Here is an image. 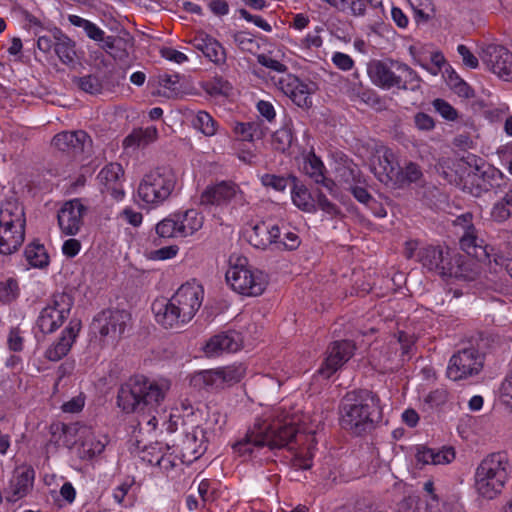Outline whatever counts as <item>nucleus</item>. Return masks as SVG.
<instances>
[{"label": "nucleus", "mask_w": 512, "mask_h": 512, "mask_svg": "<svg viewBox=\"0 0 512 512\" xmlns=\"http://www.w3.org/2000/svg\"><path fill=\"white\" fill-rule=\"evenodd\" d=\"M291 177L292 176L285 177L281 175L265 173L260 177V181L261 184L266 188H271L277 192H284Z\"/></svg>", "instance_id": "603ef678"}, {"label": "nucleus", "mask_w": 512, "mask_h": 512, "mask_svg": "<svg viewBox=\"0 0 512 512\" xmlns=\"http://www.w3.org/2000/svg\"><path fill=\"white\" fill-rule=\"evenodd\" d=\"M120 35L110 34H88L90 38L97 41L99 46L103 48L115 60H124L128 57L130 50L133 48V37L131 34Z\"/></svg>", "instance_id": "a878e982"}, {"label": "nucleus", "mask_w": 512, "mask_h": 512, "mask_svg": "<svg viewBox=\"0 0 512 512\" xmlns=\"http://www.w3.org/2000/svg\"><path fill=\"white\" fill-rule=\"evenodd\" d=\"M204 224V216L196 209H188L170 214L155 227L160 238H185L199 231Z\"/></svg>", "instance_id": "6e6552de"}, {"label": "nucleus", "mask_w": 512, "mask_h": 512, "mask_svg": "<svg viewBox=\"0 0 512 512\" xmlns=\"http://www.w3.org/2000/svg\"><path fill=\"white\" fill-rule=\"evenodd\" d=\"M27 262L36 268H43L49 264V256L43 244L32 242L24 250Z\"/></svg>", "instance_id": "ea45409f"}, {"label": "nucleus", "mask_w": 512, "mask_h": 512, "mask_svg": "<svg viewBox=\"0 0 512 512\" xmlns=\"http://www.w3.org/2000/svg\"><path fill=\"white\" fill-rule=\"evenodd\" d=\"M0 226L25 228L26 218L24 207L17 199L10 198L1 203Z\"/></svg>", "instance_id": "2f4dec72"}, {"label": "nucleus", "mask_w": 512, "mask_h": 512, "mask_svg": "<svg viewBox=\"0 0 512 512\" xmlns=\"http://www.w3.org/2000/svg\"><path fill=\"white\" fill-rule=\"evenodd\" d=\"M190 42L210 61L214 63H221L225 61L224 48L220 42L210 34H195L194 38L190 40Z\"/></svg>", "instance_id": "473e14b6"}, {"label": "nucleus", "mask_w": 512, "mask_h": 512, "mask_svg": "<svg viewBox=\"0 0 512 512\" xmlns=\"http://www.w3.org/2000/svg\"><path fill=\"white\" fill-rule=\"evenodd\" d=\"M83 453L92 458L103 452L105 444L94 438H87L82 442Z\"/></svg>", "instance_id": "69168bd1"}, {"label": "nucleus", "mask_w": 512, "mask_h": 512, "mask_svg": "<svg viewBox=\"0 0 512 512\" xmlns=\"http://www.w3.org/2000/svg\"><path fill=\"white\" fill-rule=\"evenodd\" d=\"M297 432L293 420L287 416L281 418L277 409L272 415L256 418L244 438L233 445V449L242 456L251 454L253 448L281 449L292 442Z\"/></svg>", "instance_id": "f03ea898"}, {"label": "nucleus", "mask_w": 512, "mask_h": 512, "mask_svg": "<svg viewBox=\"0 0 512 512\" xmlns=\"http://www.w3.org/2000/svg\"><path fill=\"white\" fill-rule=\"evenodd\" d=\"M81 330V321L71 319L68 326L62 331L58 341L49 347L45 352V357L50 361H59L68 354Z\"/></svg>", "instance_id": "c85d7f7f"}, {"label": "nucleus", "mask_w": 512, "mask_h": 512, "mask_svg": "<svg viewBox=\"0 0 512 512\" xmlns=\"http://www.w3.org/2000/svg\"><path fill=\"white\" fill-rule=\"evenodd\" d=\"M278 88L288 96L292 102L300 108L309 109L312 107V95L317 91L318 86L311 80H301L293 74H285L277 79L273 77Z\"/></svg>", "instance_id": "ddd939ff"}, {"label": "nucleus", "mask_w": 512, "mask_h": 512, "mask_svg": "<svg viewBox=\"0 0 512 512\" xmlns=\"http://www.w3.org/2000/svg\"><path fill=\"white\" fill-rule=\"evenodd\" d=\"M433 458V465L449 464L455 458V451L452 447L433 449Z\"/></svg>", "instance_id": "e2e57ef3"}, {"label": "nucleus", "mask_w": 512, "mask_h": 512, "mask_svg": "<svg viewBox=\"0 0 512 512\" xmlns=\"http://www.w3.org/2000/svg\"><path fill=\"white\" fill-rule=\"evenodd\" d=\"M169 386L144 375H134L117 392V406L126 414H150L163 402Z\"/></svg>", "instance_id": "7ed1b4c3"}, {"label": "nucleus", "mask_w": 512, "mask_h": 512, "mask_svg": "<svg viewBox=\"0 0 512 512\" xmlns=\"http://www.w3.org/2000/svg\"><path fill=\"white\" fill-rule=\"evenodd\" d=\"M490 216L497 223H504L512 217V187L493 204Z\"/></svg>", "instance_id": "4c0bfd02"}, {"label": "nucleus", "mask_w": 512, "mask_h": 512, "mask_svg": "<svg viewBox=\"0 0 512 512\" xmlns=\"http://www.w3.org/2000/svg\"><path fill=\"white\" fill-rule=\"evenodd\" d=\"M77 85L79 89L91 95L101 94L104 89L103 79L97 74H89L78 78Z\"/></svg>", "instance_id": "de8ad7c7"}, {"label": "nucleus", "mask_w": 512, "mask_h": 512, "mask_svg": "<svg viewBox=\"0 0 512 512\" xmlns=\"http://www.w3.org/2000/svg\"><path fill=\"white\" fill-rule=\"evenodd\" d=\"M479 57L487 68L505 81H512V53L499 44L483 45Z\"/></svg>", "instance_id": "4468645a"}, {"label": "nucleus", "mask_w": 512, "mask_h": 512, "mask_svg": "<svg viewBox=\"0 0 512 512\" xmlns=\"http://www.w3.org/2000/svg\"><path fill=\"white\" fill-rule=\"evenodd\" d=\"M205 430L199 426L188 432L182 440L180 460L190 464L197 460L206 450Z\"/></svg>", "instance_id": "c756f323"}, {"label": "nucleus", "mask_w": 512, "mask_h": 512, "mask_svg": "<svg viewBox=\"0 0 512 512\" xmlns=\"http://www.w3.org/2000/svg\"><path fill=\"white\" fill-rule=\"evenodd\" d=\"M177 184V175L169 166L157 167L144 174L137 196L144 204L156 208L169 199Z\"/></svg>", "instance_id": "423d86ee"}, {"label": "nucleus", "mask_w": 512, "mask_h": 512, "mask_svg": "<svg viewBox=\"0 0 512 512\" xmlns=\"http://www.w3.org/2000/svg\"><path fill=\"white\" fill-rule=\"evenodd\" d=\"M398 342L401 346L402 361L409 360L412 355V350L415 346V338L404 331L398 332Z\"/></svg>", "instance_id": "13d9d810"}, {"label": "nucleus", "mask_w": 512, "mask_h": 512, "mask_svg": "<svg viewBox=\"0 0 512 512\" xmlns=\"http://www.w3.org/2000/svg\"><path fill=\"white\" fill-rule=\"evenodd\" d=\"M204 291L202 286L186 283L171 296L173 304L186 322H190L202 305Z\"/></svg>", "instance_id": "dca6fc26"}, {"label": "nucleus", "mask_w": 512, "mask_h": 512, "mask_svg": "<svg viewBox=\"0 0 512 512\" xmlns=\"http://www.w3.org/2000/svg\"><path fill=\"white\" fill-rule=\"evenodd\" d=\"M374 158L377 164L373 163V171L378 180L384 184L393 183L399 175V161L394 151L385 145H376Z\"/></svg>", "instance_id": "aec40b11"}, {"label": "nucleus", "mask_w": 512, "mask_h": 512, "mask_svg": "<svg viewBox=\"0 0 512 512\" xmlns=\"http://www.w3.org/2000/svg\"><path fill=\"white\" fill-rule=\"evenodd\" d=\"M484 366V355L474 347L464 348L452 355L447 367V376L459 381L480 373Z\"/></svg>", "instance_id": "f8f14e48"}, {"label": "nucleus", "mask_w": 512, "mask_h": 512, "mask_svg": "<svg viewBox=\"0 0 512 512\" xmlns=\"http://www.w3.org/2000/svg\"><path fill=\"white\" fill-rule=\"evenodd\" d=\"M338 410L340 427L357 437L374 431L383 419L380 397L368 389L346 392Z\"/></svg>", "instance_id": "f257e3e1"}, {"label": "nucleus", "mask_w": 512, "mask_h": 512, "mask_svg": "<svg viewBox=\"0 0 512 512\" xmlns=\"http://www.w3.org/2000/svg\"><path fill=\"white\" fill-rule=\"evenodd\" d=\"M469 155L462 158L442 157L435 164L436 172L449 184L464 191V181L469 173Z\"/></svg>", "instance_id": "412c9836"}, {"label": "nucleus", "mask_w": 512, "mask_h": 512, "mask_svg": "<svg viewBox=\"0 0 512 512\" xmlns=\"http://www.w3.org/2000/svg\"><path fill=\"white\" fill-rule=\"evenodd\" d=\"M449 393L446 388L439 387L430 391L424 398V403L430 408L439 407L448 400Z\"/></svg>", "instance_id": "4d7b16f0"}, {"label": "nucleus", "mask_w": 512, "mask_h": 512, "mask_svg": "<svg viewBox=\"0 0 512 512\" xmlns=\"http://www.w3.org/2000/svg\"><path fill=\"white\" fill-rule=\"evenodd\" d=\"M245 374L246 368L242 364L202 370L191 376L190 385L199 390L224 389L239 383L244 378Z\"/></svg>", "instance_id": "1a4fd4ad"}, {"label": "nucleus", "mask_w": 512, "mask_h": 512, "mask_svg": "<svg viewBox=\"0 0 512 512\" xmlns=\"http://www.w3.org/2000/svg\"><path fill=\"white\" fill-rule=\"evenodd\" d=\"M493 262L495 264L493 268L494 272L498 273L504 270L512 278V259L500 254H495Z\"/></svg>", "instance_id": "774afa93"}, {"label": "nucleus", "mask_w": 512, "mask_h": 512, "mask_svg": "<svg viewBox=\"0 0 512 512\" xmlns=\"http://www.w3.org/2000/svg\"><path fill=\"white\" fill-rule=\"evenodd\" d=\"M233 132L239 140L248 142L261 139L264 135L262 125L258 121L236 122Z\"/></svg>", "instance_id": "58836bf2"}, {"label": "nucleus", "mask_w": 512, "mask_h": 512, "mask_svg": "<svg viewBox=\"0 0 512 512\" xmlns=\"http://www.w3.org/2000/svg\"><path fill=\"white\" fill-rule=\"evenodd\" d=\"M19 295L18 282L9 278L0 282V302L8 304L14 301Z\"/></svg>", "instance_id": "8fccbe9b"}, {"label": "nucleus", "mask_w": 512, "mask_h": 512, "mask_svg": "<svg viewBox=\"0 0 512 512\" xmlns=\"http://www.w3.org/2000/svg\"><path fill=\"white\" fill-rule=\"evenodd\" d=\"M87 208L81 199L75 198L63 203L57 212L60 231L66 236H75L81 230Z\"/></svg>", "instance_id": "6ab92c4d"}, {"label": "nucleus", "mask_w": 512, "mask_h": 512, "mask_svg": "<svg viewBox=\"0 0 512 512\" xmlns=\"http://www.w3.org/2000/svg\"><path fill=\"white\" fill-rule=\"evenodd\" d=\"M34 471L26 469L15 475L10 482L12 496L8 497L9 501H17L26 496L33 485Z\"/></svg>", "instance_id": "f704fd0d"}, {"label": "nucleus", "mask_w": 512, "mask_h": 512, "mask_svg": "<svg viewBox=\"0 0 512 512\" xmlns=\"http://www.w3.org/2000/svg\"><path fill=\"white\" fill-rule=\"evenodd\" d=\"M231 89V84L220 76H216L206 83V90L211 95H228Z\"/></svg>", "instance_id": "6e6d98bb"}, {"label": "nucleus", "mask_w": 512, "mask_h": 512, "mask_svg": "<svg viewBox=\"0 0 512 512\" xmlns=\"http://www.w3.org/2000/svg\"><path fill=\"white\" fill-rule=\"evenodd\" d=\"M293 131L290 125L286 124L277 131L274 132L272 138V144L275 150L280 152L287 151L293 142Z\"/></svg>", "instance_id": "49530a36"}, {"label": "nucleus", "mask_w": 512, "mask_h": 512, "mask_svg": "<svg viewBox=\"0 0 512 512\" xmlns=\"http://www.w3.org/2000/svg\"><path fill=\"white\" fill-rule=\"evenodd\" d=\"M402 62L388 59L385 61H374L368 66V74L372 82L383 88H396L400 83V67Z\"/></svg>", "instance_id": "5701e85b"}, {"label": "nucleus", "mask_w": 512, "mask_h": 512, "mask_svg": "<svg viewBox=\"0 0 512 512\" xmlns=\"http://www.w3.org/2000/svg\"><path fill=\"white\" fill-rule=\"evenodd\" d=\"M417 261L429 272L441 277H459L458 268L454 266L448 248L426 245L417 252Z\"/></svg>", "instance_id": "9b49d317"}, {"label": "nucleus", "mask_w": 512, "mask_h": 512, "mask_svg": "<svg viewBox=\"0 0 512 512\" xmlns=\"http://www.w3.org/2000/svg\"><path fill=\"white\" fill-rule=\"evenodd\" d=\"M235 201L244 203V194L237 184L232 181H221L207 186L200 196V203L206 206H225Z\"/></svg>", "instance_id": "2eb2a0df"}, {"label": "nucleus", "mask_w": 512, "mask_h": 512, "mask_svg": "<svg viewBox=\"0 0 512 512\" xmlns=\"http://www.w3.org/2000/svg\"><path fill=\"white\" fill-rule=\"evenodd\" d=\"M52 144L59 151L77 157L90 150L92 140L84 130L63 131L53 137Z\"/></svg>", "instance_id": "4be33fe9"}, {"label": "nucleus", "mask_w": 512, "mask_h": 512, "mask_svg": "<svg viewBox=\"0 0 512 512\" xmlns=\"http://www.w3.org/2000/svg\"><path fill=\"white\" fill-rule=\"evenodd\" d=\"M355 349V344L350 340L332 342L327 348V356L318 369V374L329 379L354 355Z\"/></svg>", "instance_id": "a211bd4d"}, {"label": "nucleus", "mask_w": 512, "mask_h": 512, "mask_svg": "<svg viewBox=\"0 0 512 512\" xmlns=\"http://www.w3.org/2000/svg\"><path fill=\"white\" fill-rule=\"evenodd\" d=\"M158 137L156 127L134 129L123 141L124 148L145 147L154 142Z\"/></svg>", "instance_id": "c9c22d12"}, {"label": "nucleus", "mask_w": 512, "mask_h": 512, "mask_svg": "<svg viewBox=\"0 0 512 512\" xmlns=\"http://www.w3.org/2000/svg\"><path fill=\"white\" fill-rule=\"evenodd\" d=\"M341 180L347 184V187L365 182L362 179V173L356 165L344 166L340 170Z\"/></svg>", "instance_id": "5fc2aeb1"}, {"label": "nucleus", "mask_w": 512, "mask_h": 512, "mask_svg": "<svg viewBox=\"0 0 512 512\" xmlns=\"http://www.w3.org/2000/svg\"><path fill=\"white\" fill-rule=\"evenodd\" d=\"M97 179L101 186L102 193L109 194L117 201L124 198V170L119 163H109L105 165L98 173Z\"/></svg>", "instance_id": "b1692460"}, {"label": "nucleus", "mask_w": 512, "mask_h": 512, "mask_svg": "<svg viewBox=\"0 0 512 512\" xmlns=\"http://www.w3.org/2000/svg\"><path fill=\"white\" fill-rule=\"evenodd\" d=\"M177 310L170 298H158L152 303V311L156 322L166 329H178L187 324L186 320L182 318V314L178 313Z\"/></svg>", "instance_id": "cd10ccee"}, {"label": "nucleus", "mask_w": 512, "mask_h": 512, "mask_svg": "<svg viewBox=\"0 0 512 512\" xmlns=\"http://www.w3.org/2000/svg\"><path fill=\"white\" fill-rule=\"evenodd\" d=\"M460 247L468 255L475 257L480 261H488L491 265V257L494 258V248L485 244V241L478 237L477 229L474 225H469L460 238Z\"/></svg>", "instance_id": "393cba45"}, {"label": "nucleus", "mask_w": 512, "mask_h": 512, "mask_svg": "<svg viewBox=\"0 0 512 512\" xmlns=\"http://www.w3.org/2000/svg\"><path fill=\"white\" fill-rule=\"evenodd\" d=\"M303 170L306 175L313 179L314 182L319 179L323 180V175L325 174V166L320 157L316 156L314 152H310L305 158Z\"/></svg>", "instance_id": "c03bdc74"}, {"label": "nucleus", "mask_w": 512, "mask_h": 512, "mask_svg": "<svg viewBox=\"0 0 512 512\" xmlns=\"http://www.w3.org/2000/svg\"><path fill=\"white\" fill-rule=\"evenodd\" d=\"M235 41L243 51L257 54L260 48L259 40L255 34H234Z\"/></svg>", "instance_id": "864d4df0"}, {"label": "nucleus", "mask_w": 512, "mask_h": 512, "mask_svg": "<svg viewBox=\"0 0 512 512\" xmlns=\"http://www.w3.org/2000/svg\"><path fill=\"white\" fill-rule=\"evenodd\" d=\"M55 53L64 64L73 63L76 57L75 44L67 34H59L55 45Z\"/></svg>", "instance_id": "79ce46f5"}, {"label": "nucleus", "mask_w": 512, "mask_h": 512, "mask_svg": "<svg viewBox=\"0 0 512 512\" xmlns=\"http://www.w3.org/2000/svg\"><path fill=\"white\" fill-rule=\"evenodd\" d=\"M300 245L299 237L296 233L287 231L281 232L280 238L277 239L276 248L280 250H295Z\"/></svg>", "instance_id": "bf43d9fd"}, {"label": "nucleus", "mask_w": 512, "mask_h": 512, "mask_svg": "<svg viewBox=\"0 0 512 512\" xmlns=\"http://www.w3.org/2000/svg\"><path fill=\"white\" fill-rule=\"evenodd\" d=\"M422 175L420 166L414 162H409L404 168L399 167V175H397V180H394L393 184L402 186L404 184L417 182Z\"/></svg>", "instance_id": "a18cd8bd"}, {"label": "nucleus", "mask_w": 512, "mask_h": 512, "mask_svg": "<svg viewBox=\"0 0 512 512\" xmlns=\"http://www.w3.org/2000/svg\"><path fill=\"white\" fill-rule=\"evenodd\" d=\"M240 348V339L236 333H220L212 336L204 346L208 357H217L225 352H236Z\"/></svg>", "instance_id": "7c9ffc66"}, {"label": "nucleus", "mask_w": 512, "mask_h": 512, "mask_svg": "<svg viewBox=\"0 0 512 512\" xmlns=\"http://www.w3.org/2000/svg\"><path fill=\"white\" fill-rule=\"evenodd\" d=\"M257 60L262 66H264L272 71L281 73L283 75L287 74L286 73L287 66L285 64L281 63L280 61L273 59L269 55H266L264 53L257 54Z\"/></svg>", "instance_id": "680f3d73"}, {"label": "nucleus", "mask_w": 512, "mask_h": 512, "mask_svg": "<svg viewBox=\"0 0 512 512\" xmlns=\"http://www.w3.org/2000/svg\"><path fill=\"white\" fill-rule=\"evenodd\" d=\"M291 180L293 181L291 198L294 205L304 212H316L315 200L310 191L304 185H299L296 177H291Z\"/></svg>", "instance_id": "e433bc0d"}, {"label": "nucleus", "mask_w": 512, "mask_h": 512, "mask_svg": "<svg viewBox=\"0 0 512 512\" xmlns=\"http://www.w3.org/2000/svg\"><path fill=\"white\" fill-rule=\"evenodd\" d=\"M457 51L461 56L465 66L470 69H476L479 66L478 58L470 51L467 46L460 44L457 47Z\"/></svg>", "instance_id": "338daca9"}, {"label": "nucleus", "mask_w": 512, "mask_h": 512, "mask_svg": "<svg viewBox=\"0 0 512 512\" xmlns=\"http://www.w3.org/2000/svg\"><path fill=\"white\" fill-rule=\"evenodd\" d=\"M435 110L446 120L454 121L458 118L457 110L444 99H435L433 101Z\"/></svg>", "instance_id": "052dcab7"}, {"label": "nucleus", "mask_w": 512, "mask_h": 512, "mask_svg": "<svg viewBox=\"0 0 512 512\" xmlns=\"http://www.w3.org/2000/svg\"><path fill=\"white\" fill-rule=\"evenodd\" d=\"M158 83L159 86L163 89L167 90V92H164V95L167 97H175L180 92V86H179V75L178 74H160L158 76Z\"/></svg>", "instance_id": "3c124183"}, {"label": "nucleus", "mask_w": 512, "mask_h": 512, "mask_svg": "<svg viewBox=\"0 0 512 512\" xmlns=\"http://www.w3.org/2000/svg\"><path fill=\"white\" fill-rule=\"evenodd\" d=\"M25 239V228H12L0 226V254L11 255L23 244Z\"/></svg>", "instance_id": "72a5a7b5"}, {"label": "nucleus", "mask_w": 512, "mask_h": 512, "mask_svg": "<svg viewBox=\"0 0 512 512\" xmlns=\"http://www.w3.org/2000/svg\"><path fill=\"white\" fill-rule=\"evenodd\" d=\"M511 473L509 457L505 452L488 454L475 471V488L484 498L494 499L504 489Z\"/></svg>", "instance_id": "20e7f679"}, {"label": "nucleus", "mask_w": 512, "mask_h": 512, "mask_svg": "<svg viewBox=\"0 0 512 512\" xmlns=\"http://www.w3.org/2000/svg\"><path fill=\"white\" fill-rule=\"evenodd\" d=\"M130 319V314L125 310L106 309L94 317L93 326L102 337L115 340L124 333Z\"/></svg>", "instance_id": "f3484780"}, {"label": "nucleus", "mask_w": 512, "mask_h": 512, "mask_svg": "<svg viewBox=\"0 0 512 512\" xmlns=\"http://www.w3.org/2000/svg\"><path fill=\"white\" fill-rule=\"evenodd\" d=\"M193 126L205 136H214L217 132L218 123L206 111H199L193 121Z\"/></svg>", "instance_id": "37998d69"}, {"label": "nucleus", "mask_w": 512, "mask_h": 512, "mask_svg": "<svg viewBox=\"0 0 512 512\" xmlns=\"http://www.w3.org/2000/svg\"><path fill=\"white\" fill-rule=\"evenodd\" d=\"M239 263L230 266L226 271L227 284L243 296L255 297L261 295L268 284L266 275L245 263L246 258L239 259Z\"/></svg>", "instance_id": "0eeeda50"}, {"label": "nucleus", "mask_w": 512, "mask_h": 512, "mask_svg": "<svg viewBox=\"0 0 512 512\" xmlns=\"http://www.w3.org/2000/svg\"><path fill=\"white\" fill-rule=\"evenodd\" d=\"M281 236V227L271 220L259 221L248 234L249 243L261 250L271 245L276 247L277 239Z\"/></svg>", "instance_id": "bb28decb"}, {"label": "nucleus", "mask_w": 512, "mask_h": 512, "mask_svg": "<svg viewBox=\"0 0 512 512\" xmlns=\"http://www.w3.org/2000/svg\"><path fill=\"white\" fill-rule=\"evenodd\" d=\"M73 298L67 293H55L41 310L37 326L44 334H51L61 327L73 306Z\"/></svg>", "instance_id": "9d476101"}, {"label": "nucleus", "mask_w": 512, "mask_h": 512, "mask_svg": "<svg viewBox=\"0 0 512 512\" xmlns=\"http://www.w3.org/2000/svg\"><path fill=\"white\" fill-rule=\"evenodd\" d=\"M446 82L450 89L460 97L469 99L475 95L474 90L455 71L448 73Z\"/></svg>", "instance_id": "09e8293b"}, {"label": "nucleus", "mask_w": 512, "mask_h": 512, "mask_svg": "<svg viewBox=\"0 0 512 512\" xmlns=\"http://www.w3.org/2000/svg\"><path fill=\"white\" fill-rule=\"evenodd\" d=\"M470 169L464 181V192L474 197H481L488 192L501 193L509 182V178L496 167L486 164L476 155L469 154Z\"/></svg>", "instance_id": "39448f33"}, {"label": "nucleus", "mask_w": 512, "mask_h": 512, "mask_svg": "<svg viewBox=\"0 0 512 512\" xmlns=\"http://www.w3.org/2000/svg\"><path fill=\"white\" fill-rule=\"evenodd\" d=\"M399 67L400 83L396 88L400 90H410L412 92L419 91L421 89L422 79L418 73L405 63H402Z\"/></svg>", "instance_id": "a19ab883"}, {"label": "nucleus", "mask_w": 512, "mask_h": 512, "mask_svg": "<svg viewBox=\"0 0 512 512\" xmlns=\"http://www.w3.org/2000/svg\"><path fill=\"white\" fill-rule=\"evenodd\" d=\"M316 208L318 207L323 212L329 214L330 216H335L338 214L339 209L336 204L331 202L326 195L318 191L316 194V200H315Z\"/></svg>", "instance_id": "0e129e2a"}]
</instances>
